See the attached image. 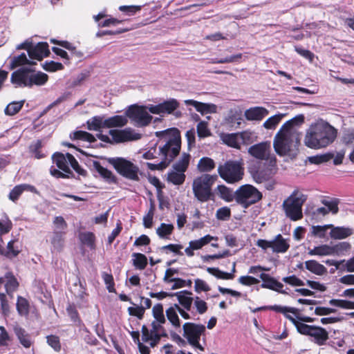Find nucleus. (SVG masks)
<instances>
[{
	"mask_svg": "<svg viewBox=\"0 0 354 354\" xmlns=\"http://www.w3.org/2000/svg\"><path fill=\"white\" fill-rule=\"evenodd\" d=\"M16 243V240H10L7 243L6 248H3L1 255L10 259H12L17 257L20 253L21 250L19 248L18 246L15 245Z\"/></svg>",
	"mask_w": 354,
	"mask_h": 354,
	"instance_id": "32",
	"label": "nucleus"
},
{
	"mask_svg": "<svg viewBox=\"0 0 354 354\" xmlns=\"http://www.w3.org/2000/svg\"><path fill=\"white\" fill-rule=\"evenodd\" d=\"M48 47L46 42H39L35 46H32L29 50L30 58L41 61L44 57H48L50 53Z\"/></svg>",
	"mask_w": 354,
	"mask_h": 354,
	"instance_id": "21",
	"label": "nucleus"
},
{
	"mask_svg": "<svg viewBox=\"0 0 354 354\" xmlns=\"http://www.w3.org/2000/svg\"><path fill=\"white\" fill-rule=\"evenodd\" d=\"M53 223L55 227L54 230L66 232L68 227L67 223L62 216H55L53 219Z\"/></svg>",
	"mask_w": 354,
	"mask_h": 354,
	"instance_id": "62",
	"label": "nucleus"
},
{
	"mask_svg": "<svg viewBox=\"0 0 354 354\" xmlns=\"http://www.w3.org/2000/svg\"><path fill=\"white\" fill-rule=\"evenodd\" d=\"M329 304L343 309H354V301L348 300L333 299L329 301Z\"/></svg>",
	"mask_w": 354,
	"mask_h": 354,
	"instance_id": "56",
	"label": "nucleus"
},
{
	"mask_svg": "<svg viewBox=\"0 0 354 354\" xmlns=\"http://www.w3.org/2000/svg\"><path fill=\"white\" fill-rule=\"evenodd\" d=\"M48 80V76L47 74L41 71L34 73L30 70V78L29 79L30 86L33 85L42 86L46 84Z\"/></svg>",
	"mask_w": 354,
	"mask_h": 354,
	"instance_id": "37",
	"label": "nucleus"
},
{
	"mask_svg": "<svg viewBox=\"0 0 354 354\" xmlns=\"http://www.w3.org/2000/svg\"><path fill=\"white\" fill-rule=\"evenodd\" d=\"M286 318L293 324L299 333L313 337V342L317 345L324 346L328 340V332L324 328L315 325H308L302 323V321L297 320L291 315H286Z\"/></svg>",
	"mask_w": 354,
	"mask_h": 354,
	"instance_id": "6",
	"label": "nucleus"
},
{
	"mask_svg": "<svg viewBox=\"0 0 354 354\" xmlns=\"http://www.w3.org/2000/svg\"><path fill=\"white\" fill-rule=\"evenodd\" d=\"M299 145V138L294 132L281 128L276 134L273 142L274 151L280 156H296Z\"/></svg>",
	"mask_w": 354,
	"mask_h": 354,
	"instance_id": "3",
	"label": "nucleus"
},
{
	"mask_svg": "<svg viewBox=\"0 0 354 354\" xmlns=\"http://www.w3.org/2000/svg\"><path fill=\"white\" fill-rule=\"evenodd\" d=\"M262 198V193L250 184L243 185L235 191L236 202L245 209L258 203Z\"/></svg>",
	"mask_w": 354,
	"mask_h": 354,
	"instance_id": "9",
	"label": "nucleus"
},
{
	"mask_svg": "<svg viewBox=\"0 0 354 354\" xmlns=\"http://www.w3.org/2000/svg\"><path fill=\"white\" fill-rule=\"evenodd\" d=\"M87 127L91 131H98L101 128H105L102 118L100 116L93 117L91 120L87 121Z\"/></svg>",
	"mask_w": 354,
	"mask_h": 354,
	"instance_id": "55",
	"label": "nucleus"
},
{
	"mask_svg": "<svg viewBox=\"0 0 354 354\" xmlns=\"http://www.w3.org/2000/svg\"><path fill=\"white\" fill-rule=\"evenodd\" d=\"M127 116L137 123L139 127H145L149 124L152 116L148 113L144 106L131 105L126 112Z\"/></svg>",
	"mask_w": 354,
	"mask_h": 354,
	"instance_id": "14",
	"label": "nucleus"
},
{
	"mask_svg": "<svg viewBox=\"0 0 354 354\" xmlns=\"http://www.w3.org/2000/svg\"><path fill=\"white\" fill-rule=\"evenodd\" d=\"M12 228L11 220L6 213H3L0 218V234H8Z\"/></svg>",
	"mask_w": 354,
	"mask_h": 354,
	"instance_id": "46",
	"label": "nucleus"
},
{
	"mask_svg": "<svg viewBox=\"0 0 354 354\" xmlns=\"http://www.w3.org/2000/svg\"><path fill=\"white\" fill-rule=\"evenodd\" d=\"M109 134L117 143L138 140L142 138L140 133L135 132L134 130L131 128H127L122 130L111 129L109 131Z\"/></svg>",
	"mask_w": 354,
	"mask_h": 354,
	"instance_id": "17",
	"label": "nucleus"
},
{
	"mask_svg": "<svg viewBox=\"0 0 354 354\" xmlns=\"http://www.w3.org/2000/svg\"><path fill=\"white\" fill-rule=\"evenodd\" d=\"M79 239L82 244L87 246L91 250L95 249V236L93 232H81L79 234Z\"/></svg>",
	"mask_w": 354,
	"mask_h": 354,
	"instance_id": "39",
	"label": "nucleus"
},
{
	"mask_svg": "<svg viewBox=\"0 0 354 354\" xmlns=\"http://www.w3.org/2000/svg\"><path fill=\"white\" fill-rule=\"evenodd\" d=\"M219 197L226 202H232L235 200V192L224 185H218L216 187Z\"/></svg>",
	"mask_w": 354,
	"mask_h": 354,
	"instance_id": "38",
	"label": "nucleus"
},
{
	"mask_svg": "<svg viewBox=\"0 0 354 354\" xmlns=\"http://www.w3.org/2000/svg\"><path fill=\"white\" fill-rule=\"evenodd\" d=\"M248 153L261 162L270 160L274 156L271 153V146L268 142H261L252 145L248 149Z\"/></svg>",
	"mask_w": 354,
	"mask_h": 354,
	"instance_id": "15",
	"label": "nucleus"
},
{
	"mask_svg": "<svg viewBox=\"0 0 354 354\" xmlns=\"http://www.w3.org/2000/svg\"><path fill=\"white\" fill-rule=\"evenodd\" d=\"M248 169L252 178L257 183L271 180L278 171L276 156H273L268 161H257L251 164Z\"/></svg>",
	"mask_w": 354,
	"mask_h": 354,
	"instance_id": "5",
	"label": "nucleus"
},
{
	"mask_svg": "<svg viewBox=\"0 0 354 354\" xmlns=\"http://www.w3.org/2000/svg\"><path fill=\"white\" fill-rule=\"evenodd\" d=\"M332 246L328 245H321L315 247L313 249L308 251V254L310 256H326L333 255Z\"/></svg>",
	"mask_w": 354,
	"mask_h": 354,
	"instance_id": "44",
	"label": "nucleus"
},
{
	"mask_svg": "<svg viewBox=\"0 0 354 354\" xmlns=\"http://www.w3.org/2000/svg\"><path fill=\"white\" fill-rule=\"evenodd\" d=\"M24 101L12 102L7 105L5 109V113L8 115H14L17 113L22 108Z\"/></svg>",
	"mask_w": 354,
	"mask_h": 354,
	"instance_id": "57",
	"label": "nucleus"
},
{
	"mask_svg": "<svg viewBox=\"0 0 354 354\" xmlns=\"http://www.w3.org/2000/svg\"><path fill=\"white\" fill-rule=\"evenodd\" d=\"M30 69L21 68L12 73L10 80L11 82L17 86L30 87Z\"/></svg>",
	"mask_w": 354,
	"mask_h": 354,
	"instance_id": "19",
	"label": "nucleus"
},
{
	"mask_svg": "<svg viewBox=\"0 0 354 354\" xmlns=\"http://www.w3.org/2000/svg\"><path fill=\"white\" fill-rule=\"evenodd\" d=\"M3 278L6 279V292L8 295L10 299L12 300L14 298V292L17 290L19 283L12 272H6Z\"/></svg>",
	"mask_w": 354,
	"mask_h": 354,
	"instance_id": "22",
	"label": "nucleus"
},
{
	"mask_svg": "<svg viewBox=\"0 0 354 354\" xmlns=\"http://www.w3.org/2000/svg\"><path fill=\"white\" fill-rule=\"evenodd\" d=\"M106 160L120 176L131 180H139V168L131 161L122 157L108 158Z\"/></svg>",
	"mask_w": 354,
	"mask_h": 354,
	"instance_id": "10",
	"label": "nucleus"
},
{
	"mask_svg": "<svg viewBox=\"0 0 354 354\" xmlns=\"http://www.w3.org/2000/svg\"><path fill=\"white\" fill-rule=\"evenodd\" d=\"M183 336L188 343L196 339H201V335L205 332V326L203 324L186 322L183 326Z\"/></svg>",
	"mask_w": 354,
	"mask_h": 354,
	"instance_id": "16",
	"label": "nucleus"
},
{
	"mask_svg": "<svg viewBox=\"0 0 354 354\" xmlns=\"http://www.w3.org/2000/svg\"><path fill=\"white\" fill-rule=\"evenodd\" d=\"M273 310L276 313H282L284 315V316L286 317V315H289L287 314L288 313H291L295 315L297 319L299 321H302V322H313L315 319L312 318L308 316H304L301 315L300 313L301 310L293 308V307H288V306H281L279 305H274V306H265L257 308L254 310H252L253 313L262 311V310Z\"/></svg>",
	"mask_w": 354,
	"mask_h": 354,
	"instance_id": "13",
	"label": "nucleus"
},
{
	"mask_svg": "<svg viewBox=\"0 0 354 354\" xmlns=\"http://www.w3.org/2000/svg\"><path fill=\"white\" fill-rule=\"evenodd\" d=\"M191 156L189 153H183L181 158L173 165V169L185 173L189 165Z\"/></svg>",
	"mask_w": 354,
	"mask_h": 354,
	"instance_id": "36",
	"label": "nucleus"
},
{
	"mask_svg": "<svg viewBox=\"0 0 354 354\" xmlns=\"http://www.w3.org/2000/svg\"><path fill=\"white\" fill-rule=\"evenodd\" d=\"M330 236L334 239H343L350 236L353 234L352 229L345 227H330Z\"/></svg>",
	"mask_w": 354,
	"mask_h": 354,
	"instance_id": "31",
	"label": "nucleus"
},
{
	"mask_svg": "<svg viewBox=\"0 0 354 354\" xmlns=\"http://www.w3.org/2000/svg\"><path fill=\"white\" fill-rule=\"evenodd\" d=\"M46 343L55 352L59 353L62 350V344L60 338L55 335H50L46 336Z\"/></svg>",
	"mask_w": 354,
	"mask_h": 354,
	"instance_id": "54",
	"label": "nucleus"
},
{
	"mask_svg": "<svg viewBox=\"0 0 354 354\" xmlns=\"http://www.w3.org/2000/svg\"><path fill=\"white\" fill-rule=\"evenodd\" d=\"M155 136L160 138H165L166 141L170 138H174V136H180V132L177 128L174 127L164 131H156L155 132Z\"/></svg>",
	"mask_w": 354,
	"mask_h": 354,
	"instance_id": "52",
	"label": "nucleus"
},
{
	"mask_svg": "<svg viewBox=\"0 0 354 354\" xmlns=\"http://www.w3.org/2000/svg\"><path fill=\"white\" fill-rule=\"evenodd\" d=\"M207 271L209 274L220 279L228 280L233 279L234 277V274L233 273L221 271L218 268H207Z\"/></svg>",
	"mask_w": 354,
	"mask_h": 354,
	"instance_id": "48",
	"label": "nucleus"
},
{
	"mask_svg": "<svg viewBox=\"0 0 354 354\" xmlns=\"http://www.w3.org/2000/svg\"><path fill=\"white\" fill-rule=\"evenodd\" d=\"M342 141L346 145L353 144L354 142V129H348L345 130L342 137Z\"/></svg>",
	"mask_w": 354,
	"mask_h": 354,
	"instance_id": "64",
	"label": "nucleus"
},
{
	"mask_svg": "<svg viewBox=\"0 0 354 354\" xmlns=\"http://www.w3.org/2000/svg\"><path fill=\"white\" fill-rule=\"evenodd\" d=\"M216 167L214 160L209 157L201 158L197 165V169L200 172L205 173L212 171Z\"/></svg>",
	"mask_w": 354,
	"mask_h": 354,
	"instance_id": "35",
	"label": "nucleus"
},
{
	"mask_svg": "<svg viewBox=\"0 0 354 354\" xmlns=\"http://www.w3.org/2000/svg\"><path fill=\"white\" fill-rule=\"evenodd\" d=\"M176 307H169L166 310V315L168 320L174 327L179 328L180 326V322L176 313Z\"/></svg>",
	"mask_w": 354,
	"mask_h": 354,
	"instance_id": "51",
	"label": "nucleus"
},
{
	"mask_svg": "<svg viewBox=\"0 0 354 354\" xmlns=\"http://www.w3.org/2000/svg\"><path fill=\"white\" fill-rule=\"evenodd\" d=\"M217 239L218 238L216 236H213L210 234H207L198 240L191 241L189 243V245L192 247V249L196 250L201 249L203 246L210 243L212 240Z\"/></svg>",
	"mask_w": 354,
	"mask_h": 354,
	"instance_id": "41",
	"label": "nucleus"
},
{
	"mask_svg": "<svg viewBox=\"0 0 354 354\" xmlns=\"http://www.w3.org/2000/svg\"><path fill=\"white\" fill-rule=\"evenodd\" d=\"M15 334L20 344L26 348H30L32 344L30 335L19 326H15L13 328Z\"/></svg>",
	"mask_w": 354,
	"mask_h": 354,
	"instance_id": "26",
	"label": "nucleus"
},
{
	"mask_svg": "<svg viewBox=\"0 0 354 354\" xmlns=\"http://www.w3.org/2000/svg\"><path fill=\"white\" fill-rule=\"evenodd\" d=\"M42 142L41 140H37L35 142L30 145L29 149L30 152L37 159L43 158L45 157L44 153L41 152Z\"/></svg>",
	"mask_w": 354,
	"mask_h": 354,
	"instance_id": "58",
	"label": "nucleus"
},
{
	"mask_svg": "<svg viewBox=\"0 0 354 354\" xmlns=\"http://www.w3.org/2000/svg\"><path fill=\"white\" fill-rule=\"evenodd\" d=\"M192 293L188 290H182L174 293L172 295L177 297L179 304L187 310H190L193 302V298L190 297Z\"/></svg>",
	"mask_w": 354,
	"mask_h": 354,
	"instance_id": "27",
	"label": "nucleus"
},
{
	"mask_svg": "<svg viewBox=\"0 0 354 354\" xmlns=\"http://www.w3.org/2000/svg\"><path fill=\"white\" fill-rule=\"evenodd\" d=\"M180 149V136L167 139L165 144L159 148V154L162 155V160L158 163L147 162V168L151 171L164 170L179 155Z\"/></svg>",
	"mask_w": 354,
	"mask_h": 354,
	"instance_id": "2",
	"label": "nucleus"
},
{
	"mask_svg": "<svg viewBox=\"0 0 354 354\" xmlns=\"http://www.w3.org/2000/svg\"><path fill=\"white\" fill-rule=\"evenodd\" d=\"M153 316L158 324H164L166 321L164 313L163 306L161 304H157L153 306L152 309Z\"/></svg>",
	"mask_w": 354,
	"mask_h": 354,
	"instance_id": "53",
	"label": "nucleus"
},
{
	"mask_svg": "<svg viewBox=\"0 0 354 354\" xmlns=\"http://www.w3.org/2000/svg\"><path fill=\"white\" fill-rule=\"evenodd\" d=\"M337 130L326 122L312 124L307 131L304 143L310 149L325 148L332 144L337 137Z\"/></svg>",
	"mask_w": 354,
	"mask_h": 354,
	"instance_id": "1",
	"label": "nucleus"
},
{
	"mask_svg": "<svg viewBox=\"0 0 354 354\" xmlns=\"http://www.w3.org/2000/svg\"><path fill=\"white\" fill-rule=\"evenodd\" d=\"M9 296L6 292H0V305L1 313L3 316L7 317L10 314Z\"/></svg>",
	"mask_w": 354,
	"mask_h": 354,
	"instance_id": "50",
	"label": "nucleus"
},
{
	"mask_svg": "<svg viewBox=\"0 0 354 354\" xmlns=\"http://www.w3.org/2000/svg\"><path fill=\"white\" fill-rule=\"evenodd\" d=\"M133 259V266L138 270H142L146 268L147 266V257L138 252H134L132 254Z\"/></svg>",
	"mask_w": 354,
	"mask_h": 354,
	"instance_id": "42",
	"label": "nucleus"
},
{
	"mask_svg": "<svg viewBox=\"0 0 354 354\" xmlns=\"http://www.w3.org/2000/svg\"><path fill=\"white\" fill-rule=\"evenodd\" d=\"M268 113L267 109L263 107H254L248 109L245 116L248 120H261Z\"/></svg>",
	"mask_w": 354,
	"mask_h": 354,
	"instance_id": "28",
	"label": "nucleus"
},
{
	"mask_svg": "<svg viewBox=\"0 0 354 354\" xmlns=\"http://www.w3.org/2000/svg\"><path fill=\"white\" fill-rule=\"evenodd\" d=\"M17 310L19 315H27L29 313V303L28 300L21 296H18L17 302Z\"/></svg>",
	"mask_w": 354,
	"mask_h": 354,
	"instance_id": "49",
	"label": "nucleus"
},
{
	"mask_svg": "<svg viewBox=\"0 0 354 354\" xmlns=\"http://www.w3.org/2000/svg\"><path fill=\"white\" fill-rule=\"evenodd\" d=\"M216 180V175H210L208 174H203L195 178L192 183V190L194 197L202 203L214 200V194L212 188Z\"/></svg>",
	"mask_w": 354,
	"mask_h": 354,
	"instance_id": "4",
	"label": "nucleus"
},
{
	"mask_svg": "<svg viewBox=\"0 0 354 354\" xmlns=\"http://www.w3.org/2000/svg\"><path fill=\"white\" fill-rule=\"evenodd\" d=\"M306 268L317 275H323L327 272V269L315 260H308L305 262Z\"/></svg>",
	"mask_w": 354,
	"mask_h": 354,
	"instance_id": "33",
	"label": "nucleus"
},
{
	"mask_svg": "<svg viewBox=\"0 0 354 354\" xmlns=\"http://www.w3.org/2000/svg\"><path fill=\"white\" fill-rule=\"evenodd\" d=\"M283 117V115L282 114L273 115L265 121V122L263 123V127L267 129H274L277 127V125L281 122Z\"/></svg>",
	"mask_w": 354,
	"mask_h": 354,
	"instance_id": "61",
	"label": "nucleus"
},
{
	"mask_svg": "<svg viewBox=\"0 0 354 354\" xmlns=\"http://www.w3.org/2000/svg\"><path fill=\"white\" fill-rule=\"evenodd\" d=\"M307 200L306 195L295 190L283 203L287 217L293 221L303 218L302 206Z\"/></svg>",
	"mask_w": 354,
	"mask_h": 354,
	"instance_id": "8",
	"label": "nucleus"
},
{
	"mask_svg": "<svg viewBox=\"0 0 354 354\" xmlns=\"http://www.w3.org/2000/svg\"><path fill=\"white\" fill-rule=\"evenodd\" d=\"M151 326L152 329L150 331L145 325L142 326V339L145 342L150 341V346L153 348L158 344L162 337H167V333L165 329L156 321L151 323Z\"/></svg>",
	"mask_w": 354,
	"mask_h": 354,
	"instance_id": "11",
	"label": "nucleus"
},
{
	"mask_svg": "<svg viewBox=\"0 0 354 354\" xmlns=\"http://www.w3.org/2000/svg\"><path fill=\"white\" fill-rule=\"evenodd\" d=\"M93 166L100 177H102L106 182L109 183H117V177L111 171L104 167L99 161L94 160Z\"/></svg>",
	"mask_w": 354,
	"mask_h": 354,
	"instance_id": "24",
	"label": "nucleus"
},
{
	"mask_svg": "<svg viewBox=\"0 0 354 354\" xmlns=\"http://www.w3.org/2000/svg\"><path fill=\"white\" fill-rule=\"evenodd\" d=\"M259 277L263 281L261 285L262 288L270 289L281 294H287V292L283 290V285L274 277L266 273H261Z\"/></svg>",
	"mask_w": 354,
	"mask_h": 354,
	"instance_id": "20",
	"label": "nucleus"
},
{
	"mask_svg": "<svg viewBox=\"0 0 354 354\" xmlns=\"http://www.w3.org/2000/svg\"><path fill=\"white\" fill-rule=\"evenodd\" d=\"M351 244L348 242H341L332 246L333 255H339L351 249Z\"/></svg>",
	"mask_w": 354,
	"mask_h": 354,
	"instance_id": "63",
	"label": "nucleus"
},
{
	"mask_svg": "<svg viewBox=\"0 0 354 354\" xmlns=\"http://www.w3.org/2000/svg\"><path fill=\"white\" fill-rule=\"evenodd\" d=\"M256 245L263 250L271 248L274 253H285L290 248L288 240L281 234L276 235L272 241L258 239Z\"/></svg>",
	"mask_w": 354,
	"mask_h": 354,
	"instance_id": "12",
	"label": "nucleus"
},
{
	"mask_svg": "<svg viewBox=\"0 0 354 354\" xmlns=\"http://www.w3.org/2000/svg\"><path fill=\"white\" fill-rule=\"evenodd\" d=\"M330 227H333V225H313L311 227V233L313 236L322 239L326 236V230Z\"/></svg>",
	"mask_w": 354,
	"mask_h": 354,
	"instance_id": "59",
	"label": "nucleus"
},
{
	"mask_svg": "<svg viewBox=\"0 0 354 354\" xmlns=\"http://www.w3.org/2000/svg\"><path fill=\"white\" fill-rule=\"evenodd\" d=\"M42 68L48 72H55L64 69V66L60 62L54 61H46L42 64Z\"/></svg>",
	"mask_w": 354,
	"mask_h": 354,
	"instance_id": "60",
	"label": "nucleus"
},
{
	"mask_svg": "<svg viewBox=\"0 0 354 354\" xmlns=\"http://www.w3.org/2000/svg\"><path fill=\"white\" fill-rule=\"evenodd\" d=\"M186 176L185 173L178 172L174 169L167 173V181L174 185H181L185 181Z\"/></svg>",
	"mask_w": 354,
	"mask_h": 354,
	"instance_id": "34",
	"label": "nucleus"
},
{
	"mask_svg": "<svg viewBox=\"0 0 354 354\" xmlns=\"http://www.w3.org/2000/svg\"><path fill=\"white\" fill-rule=\"evenodd\" d=\"M70 137L73 140L86 141L90 143H93L96 141V138L93 135L84 131H74L70 135Z\"/></svg>",
	"mask_w": 354,
	"mask_h": 354,
	"instance_id": "43",
	"label": "nucleus"
},
{
	"mask_svg": "<svg viewBox=\"0 0 354 354\" xmlns=\"http://www.w3.org/2000/svg\"><path fill=\"white\" fill-rule=\"evenodd\" d=\"M128 122V120L123 115H114L104 120L105 128L122 127Z\"/></svg>",
	"mask_w": 354,
	"mask_h": 354,
	"instance_id": "30",
	"label": "nucleus"
},
{
	"mask_svg": "<svg viewBox=\"0 0 354 354\" xmlns=\"http://www.w3.org/2000/svg\"><path fill=\"white\" fill-rule=\"evenodd\" d=\"M334 157V153L333 152H327L320 155L313 156L309 158V161L315 165L322 164L324 162H327Z\"/></svg>",
	"mask_w": 354,
	"mask_h": 354,
	"instance_id": "45",
	"label": "nucleus"
},
{
	"mask_svg": "<svg viewBox=\"0 0 354 354\" xmlns=\"http://www.w3.org/2000/svg\"><path fill=\"white\" fill-rule=\"evenodd\" d=\"M218 174L226 183L234 184L241 180L244 176L243 160H227L218 167Z\"/></svg>",
	"mask_w": 354,
	"mask_h": 354,
	"instance_id": "7",
	"label": "nucleus"
},
{
	"mask_svg": "<svg viewBox=\"0 0 354 354\" xmlns=\"http://www.w3.org/2000/svg\"><path fill=\"white\" fill-rule=\"evenodd\" d=\"M66 232L54 230L53 232L52 237L50 239V243L53 245V250L57 252H61L64 245V236Z\"/></svg>",
	"mask_w": 354,
	"mask_h": 354,
	"instance_id": "29",
	"label": "nucleus"
},
{
	"mask_svg": "<svg viewBox=\"0 0 354 354\" xmlns=\"http://www.w3.org/2000/svg\"><path fill=\"white\" fill-rule=\"evenodd\" d=\"M52 159L59 169L66 174H70L71 176H73V174L68 165V161L66 158V154L64 155L61 152H55L53 153Z\"/></svg>",
	"mask_w": 354,
	"mask_h": 354,
	"instance_id": "25",
	"label": "nucleus"
},
{
	"mask_svg": "<svg viewBox=\"0 0 354 354\" xmlns=\"http://www.w3.org/2000/svg\"><path fill=\"white\" fill-rule=\"evenodd\" d=\"M304 122V116L303 115H299L286 122L281 128L288 131H292V129L294 126L301 125Z\"/></svg>",
	"mask_w": 354,
	"mask_h": 354,
	"instance_id": "47",
	"label": "nucleus"
},
{
	"mask_svg": "<svg viewBox=\"0 0 354 354\" xmlns=\"http://www.w3.org/2000/svg\"><path fill=\"white\" fill-rule=\"evenodd\" d=\"M174 226L173 224L162 223L156 229V234L160 239H169V236L173 234Z\"/></svg>",
	"mask_w": 354,
	"mask_h": 354,
	"instance_id": "40",
	"label": "nucleus"
},
{
	"mask_svg": "<svg viewBox=\"0 0 354 354\" xmlns=\"http://www.w3.org/2000/svg\"><path fill=\"white\" fill-rule=\"evenodd\" d=\"M245 133L243 132L241 133H223L221 135V140L226 145L239 149L241 148V144L239 142V138L242 139L245 138Z\"/></svg>",
	"mask_w": 354,
	"mask_h": 354,
	"instance_id": "23",
	"label": "nucleus"
},
{
	"mask_svg": "<svg viewBox=\"0 0 354 354\" xmlns=\"http://www.w3.org/2000/svg\"><path fill=\"white\" fill-rule=\"evenodd\" d=\"M179 102L176 99H169L156 105H152L149 110L153 114H171L179 107Z\"/></svg>",
	"mask_w": 354,
	"mask_h": 354,
	"instance_id": "18",
	"label": "nucleus"
}]
</instances>
